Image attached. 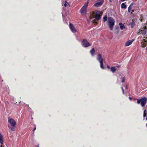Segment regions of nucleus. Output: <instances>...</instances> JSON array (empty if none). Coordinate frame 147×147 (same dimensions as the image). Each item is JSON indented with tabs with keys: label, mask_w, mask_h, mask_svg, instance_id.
I'll return each mask as SVG.
<instances>
[{
	"label": "nucleus",
	"mask_w": 147,
	"mask_h": 147,
	"mask_svg": "<svg viewBox=\"0 0 147 147\" xmlns=\"http://www.w3.org/2000/svg\"><path fill=\"white\" fill-rule=\"evenodd\" d=\"M107 67L108 68H109H109H110V66H109V65H107Z\"/></svg>",
	"instance_id": "nucleus-29"
},
{
	"label": "nucleus",
	"mask_w": 147,
	"mask_h": 147,
	"mask_svg": "<svg viewBox=\"0 0 147 147\" xmlns=\"http://www.w3.org/2000/svg\"><path fill=\"white\" fill-rule=\"evenodd\" d=\"M116 70V68L114 67H112L111 68V70L113 72H115Z\"/></svg>",
	"instance_id": "nucleus-17"
},
{
	"label": "nucleus",
	"mask_w": 147,
	"mask_h": 147,
	"mask_svg": "<svg viewBox=\"0 0 147 147\" xmlns=\"http://www.w3.org/2000/svg\"><path fill=\"white\" fill-rule=\"evenodd\" d=\"M119 24L120 26V28L121 30H122L125 28V26L122 23H119Z\"/></svg>",
	"instance_id": "nucleus-12"
},
{
	"label": "nucleus",
	"mask_w": 147,
	"mask_h": 147,
	"mask_svg": "<svg viewBox=\"0 0 147 147\" xmlns=\"http://www.w3.org/2000/svg\"><path fill=\"white\" fill-rule=\"evenodd\" d=\"M88 5V2L85 3L84 5L82 7L80 10L81 13L83 14H85L86 12L87 8Z\"/></svg>",
	"instance_id": "nucleus-4"
},
{
	"label": "nucleus",
	"mask_w": 147,
	"mask_h": 147,
	"mask_svg": "<svg viewBox=\"0 0 147 147\" xmlns=\"http://www.w3.org/2000/svg\"><path fill=\"white\" fill-rule=\"evenodd\" d=\"M122 91H123V93L124 94V89H123Z\"/></svg>",
	"instance_id": "nucleus-31"
},
{
	"label": "nucleus",
	"mask_w": 147,
	"mask_h": 147,
	"mask_svg": "<svg viewBox=\"0 0 147 147\" xmlns=\"http://www.w3.org/2000/svg\"><path fill=\"white\" fill-rule=\"evenodd\" d=\"M108 19L107 15H105L103 18V21L104 22H105Z\"/></svg>",
	"instance_id": "nucleus-16"
},
{
	"label": "nucleus",
	"mask_w": 147,
	"mask_h": 147,
	"mask_svg": "<svg viewBox=\"0 0 147 147\" xmlns=\"http://www.w3.org/2000/svg\"><path fill=\"white\" fill-rule=\"evenodd\" d=\"M129 100H131L132 98L131 97H129Z\"/></svg>",
	"instance_id": "nucleus-30"
},
{
	"label": "nucleus",
	"mask_w": 147,
	"mask_h": 147,
	"mask_svg": "<svg viewBox=\"0 0 147 147\" xmlns=\"http://www.w3.org/2000/svg\"><path fill=\"white\" fill-rule=\"evenodd\" d=\"M95 53V51L94 48H93L92 50L90 51V53L92 56L94 55Z\"/></svg>",
	"instance_id": "nucleus-13"
},
{
	"label": "nucleus",
	"mask_w": 147,
	"mask_h": 147,
	"mask_svg": "<svg viewBox=\"0 0 147 147\" xmlns=\"http://www.w3.org/2000/svg\"><path fill=\"white\" fill-rule=\"evenodd\" d=\"M11 130L12 131H14L15 130V128L14 127H13L11 128Z\"/></svg>",
	"instance_id": "nucleus-24"
},
{
	"label": "nucleus",
	"mask_w": 147,
	"mask_h": 147,
	"mask_svg": "<svg viewBox=\"0 0 147 147\" xmlns=\"http://www.w3.org/2000/svg\"><path fill=\"white\" fill-rule=\"evenodd\" d=\"M121 7L125 9L127 8L126 5L124 3H122L121 5Z\"/></svg>",
	"instance_id": "nucleus-15"
},
{
	"label": "nucleus",
	"mask_w": 147,
	"mask_h": 147,
	"mask_svg": "<svg viewBox=\"0 0 147 147\" xmlns=\"http://www.w3.org/2000/svg\"><path fill=\"white\" fill-rule=\"evenodd\" d=\"M146 33V30L145 29H144L142 32V34L144 35H145Z\"/></svg>",
	"instance_id": "nucleus-19"
},
{
	"label": "nucleus",
	"mask_w": 147,
	"mask_h": 147,
	"mask_svg": "<svg viewBox=\"0 0 147 147\" xmlns=\"http://www.w3.org/2000/svg\"><path fill=\"white\" fill-rule=\"evenodd\" d=\"M134 40L132 39L131 40H129L127 41L125 43V46L127 47L131 45L133 42L134 41Z\"/></svg>",
	"instance_id": "nucleus-10"
},
{
	"label": "nucleus",
	"mask_w": 147,
	"mask_h": 147,
	"mask_svg": "<svg viewBox=\"0 0 147 147\" xmlns=\"http://www.w3.org/2000/svg\"><path fill=\"white\" fill-rule=\"evenodd\" d=\"M134 12V10H131V13H132L133 12Z\"/></svg>",
	"instance_id": "nucleus-28"
},
{
	"label": "nucleus",
	"mask_w": 147,
	"mask_h": 147,
	"mask_svg": "<svg viewBox=\"0 0 147 147\" xmlns=\"http://www.w3.org/2000/svg\"><path fill=\"white\" fill-rule=\"evenodd\" d=\"M36 125H35V127L34 129H33V131H34L36 129Z\"/></svg>",
	"instance_id": "nucleus-27"
},
{
	"label": "nucleus",
	"mask_w": 147,
	"mask_h": 147,
	"mask_svg": "<svg viewBox=\"0 0 147 147\" xmlns=\"http://www.w3.org/2000/svg\"><path fill=\"white\" fill-rule=\"evenodd\" d=\"M109 1H110V2H111V0H110Z\"/></svg>",
	"instance_id": "nucleus-33"
},
{
	"label": "nucleus",
	"mask_w": 147,
	"mask_h": 147,
	"mask_svg": "<svg viewBox=\"0 0 147 147\" xmlns=\"http://www.w3.org/2000/svg\"><path fill=\"white\" fill-rule=\"evenodd\" d=\"M82 45L85 47H87L91 45V44L85 39H84L83 40Z\"/></svg>",
	"instance_id": "nucleus-6"
},
{
	"label": "nucleus",
	"mask_w": 147,
	"mask_h": 147,
	"mask_svg": "<svg viewBox=\"0 0 147 147\" xmlns=\"http://www.w3.org/2000/svg\"><path fill=\"white\" fill-rule=\"evenodd\" d=\"M102 13L98 11L96 12L95 18L97 20H100L101 18V16Z\"/></svg>",
	"instance_id": "nucleus-7"
},
{
	"label": "nucleus",
	"mask_w": 147,
	"mask_h": 147,
	"mask_svg": "<svg viewBox=\"0 0 147 147\" xmlns=\"http://www.w3.org/2000/svg\"><path fill=\"white\" fill-rule=\"evenodd\" d=\"M140 31H141L140 30V29L139 30V32L138 33V35H139L140 34Z\"/></svg>",
	"instance_id": "nucleus-26"
},
{
	"label": "nucleus",
	"mask_w": 147,
	"mask_h": 147,
	"mask_svg": "<svg viewBox=\"0 0 147 147\" xmlns=\"http://www.w3.org/2000/svg\"><path fill=\"white\" fill-rule=\"evenodd\" d=\"M97 60L99 62L100 64V67L102 69H105L103 66V59L102 57V55L100 54H98L97 57Z\"/></svg>",
	"instance_id": "nucleus-3"
},
{
	"label": "nucleus",
	"mask_w": 147,
	"mask_h": 147,
	"mask_svg": "<svg viewBox=\"0 0 147 147\" xmlns=\"http://www.w3.org/2000/svg\"><path fill=\"white\" fill-rule=\"evenodd\" d=\"M115 23V20L112 17H108L107 23L111 30H113Z\"/></svg>",
	"instance_id": "nucleus-1"
},
{
	"label": "nucleus",
	"mask_w": 147,
	"mask_h": 147,
	"mask_svg": "<svg viewBox=\"0 0 147 147\" xmlns=\"http://www.w3.org/2000/svg\"><path fill=\"white\" fill-rule=\"evenodd\" d=\"M141 46L142 47H146V44L144 42H142Z\"/></svg>",
	"instance_id": "nucleus-18"
},
{
	"label": "nucleus",
	"mask_w": 147,
	"mask_h": 147,
	"mask_svg": "<svg viewBox=\"0 0 147 147\" xmlns=\"http://www.w3.org/2000/svg\"><path fill=\"white\" fill-rule=\"evenodd\" d=\"M146 110L145 109L144 111L143 117H144V118L146 116Z\"/></svg>",
	"instance_id": "nucleus-20"
},
{
	"label": "nucleus",
	"mask_w": 147,
	"mask_h": 147,
	"mask_svg": "<svg viewBox=\"0 0 147 147\" xmlns=\"http://www.w3.org/2000/svg\"><path fill=\"white\" fill-rule=\"evenodd\" d=\"M8 122L13 127L15 126L16 124V122L13 119L9 117L8 118Z\"/></svg>",
	"instance_id": "nucleus-5"
},
{
	"label": "nucleus",
	"mask_w": 147,
	"mask_h": 147,
	"mask_svg": "<svg viewBox=\"0 0 147 147\" xmlns=\"http://www.w3.org/2000/svg\"><path fill=\"white\" fill-rule=\"evenodd\" d=\"M146 107H147V105L146 106Z\"/></svg>",
	"instance_id": "nucleus-36"
},
{
	"label": "nucleus",
	"mask_w": 147,
	"mask_h": 147,
	"mask_svg": "<svg viewBox=\"0 0 147 147\" xmlns=\"http://www.w3.org/2000/svg\"><path fill=\"white\" fill-rule=\"evenodd\" d=\"M65 3L64 4V6L65 7H67V4L68 3H67V2L66 1H65Z\"/></svg>",
	"instance_id": "nucleus-21"
},
{
	"label": "nucleus",
	"mask_w": 147,
	"mask_h": 147,
	"mask_svg": "<svg viewBox=\"0 0 147 147\" xmlns=\"http://www.w3.org/2000/svg\"><path fill=\"white\" fill-rule=\"evenodd\" d=\"M69 27L71 30L73 32L75 33L76 32L77 30L72 24L69 23Z\"/></svg>",
	"instance_id": "nucleus-9"
},
{
	"label": "nucleus",
	"mask_w": 147,
	"mask_h": 147,
	"mask_svg": "<svg viewBox=\"0 0 147 147\" xmlns=\"http://www.w3.org/2000/svg\"><path fill=\"white\" fill-rule=\"evenodd\" d=\"M0 143L1 145L3 144V136L1 133H0Z\"/></svg>",
	"instance_id": "nucleus-11"
},
{
	"label": "nucleus",
	"mask_w": 147,
	"mask_h": 147,
	"mask_svg": "<svg viewBox=\"0 0 147 147\" xmlns=\"http://www.w3.org/2000/svg\"><path fill=\"white\" fill-rule=\"evenodd\" d=\"M93 23H96V24H97L98 23L97 22H96L95 20H94L93 21Z\"/></svg>",
	"instance_id": "nucleus-25"
},
{
	"label": "nucleus",
	"mask_w": 147,
	"mask_h": 147,
	"mask_svg": "<svg viewBox=\"0 0 147 147\" xmlns=\"http://www.w3.org/2000/svg\"><path fill=\"white\" fill-rule=\"evenodd\" d=\"M121 89L122 90H123V88L122 87H121Z\"/></svg>",
	"instance_id": "nucleus-32"
},
{
	"label": "nucleus",
	"mask_w": 147,
	"mask_h": 147,
	"mask_svg": "<svg viewBox=\"0 0 147 147\" xmlns=\"http://www.w3.org/2000/svg\"><path fill=\"white\" fill-rule=\"evenodd\" d=\"M125 81V78L124 77H123L122 80L121 82H123Z\"/></svg>",
	"instance_id": "nucleus-22"
},
{
	"label": "nucleus",
	"mask_w": 147,
	"mask_h": 147,
	"mask_svg": "<svg viewBox=\"0 0 147 147\" xmlns=\"http://www.w3.org/2000/svg\"><path fill=\"white\" fill-rule=\"evenodd\" d=\"M142 42H144V43H146L147 42V40L145 39H143L142 40Z\"/></svg>",
	"instance_id": "nucleus-23"
},
{
	"label": "nucleus",
	"mask_w": 147,
	"mask_h": 147,
	"mask_svg": "<svg viewBox=\"0 0 147 147\" xmlns=\"http://www.w3.org/2000/svg\"><path fill=\"white\" fill-rule=\"evenodd\" d=\"M104 0H100V1L97 2L94 5V6L96 7H98L101 6L103 4Z\"/></svg>",
	"instance_id": "nucleus-8"
},
{
	"label": "nucleus",
	"mask_w": 147,
	"mask_h": 147,
	"mask_svg": "<svg viewBox=\"0 0 147 147\" xmlns=\"http://www.w3.org/2000/svg\"><path fill=\"white\" fill-rule=\"evenodd\" d=\"M147 101V98L146 97L142 98L141 99H138L137 100V103L139 104L141 102V105L142 107H143L146 104Z\"/></svg>",
	"instance_id": "nucleus-2"
},
{
	"label": "nucleus",
	"mask_w": 147,
	"mask_h": 147,
	"mask_svg": "<svg viewBox=\"0 0 147 147\" xmlns=\"http://www.w3.org/2000/svg\"><path fill=\"white\" fill-rule=\"evenodd\" d=\"M145 28H147V27H146V26H145Z\"/></svg>",
	"instance_id": "nucleus-34"
},
{
	"label": "nucleus",
	"mask_w": 147,
	"mask_h": 147,
	"mask_svg": "<svg viewBox=\"0 0 147 147\" xmlns=\"http://www.w3.org/2000/svg\"><path fill=\"white\" fill-rule=\"evenodd\" d=\"M133 5V3H131V5L129 6V7L128 8V11L129 12H131V10H132V5Z\"/></svg>",
	"instance_id": "nucleus-14"
},
{
	"label": "nucleus",
	"mask_w": 147,
	"mask_h": 147,
	"mask_svg": "<svg viewBox=\"0 0 147 147\" xmlns=\"http://www.w3.org/2000/svg\"><path fill=\"white\" fill-rule=\"evenodd\" d=\"M146 126L147 127V123H146Z\"/></svg>",
	"instance_id": "nucleus-35"
}]
</instances>
